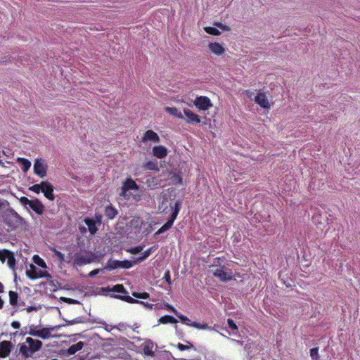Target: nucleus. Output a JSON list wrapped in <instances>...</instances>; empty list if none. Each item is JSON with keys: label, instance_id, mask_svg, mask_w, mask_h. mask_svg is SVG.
Instances as JSON below:
<instances>
[{"label": "nucleus", "instance_id": "59", "mask_svg": "<svg viewBox=\"0 0 360 360\" xmlns=\"http://www.w3.org/2000/svg\"><path fill=\"white\" fill-rule=\"evenodd\" d=\"M31 309H32V308H30V309H28L27 310H28V311H31Z\"/></svg>", "mask_w": 360, "mask_h": 360}, {"label": "nucleus", "instance_id": "11", "mask_svg": "<svg viewBox=\"0 0 360 360\" xmlns=\"http://www.w3.org/2000/svg\"><path fill=\"white\" fill-rule=\"evenodd\" d=\"M13 345L11 341L3 340L0 342V358L5 359L9 356Z\"/></svg>", "mask_w": 360, "mask_h": 360}, {"label": "nucleus", "instance_id": "17", "mask_svg": "<svg viewBox=\"0 0 360 360\" xmlns=\"http://www.w3.org/2000/svg\"><path fill=\"white\" fill-rule=\"evenodd\" d=\"M153 155L159 158L162 159L167 155V148L164 146H156L153 148Z\"/></svg>", "mask_w": 360, "mask_h": 360}, {"label": "nucleus", "instance_id": "13", "mask_svg": "<svg viewBox=\"0 0 360 360\" xmlns=\"http://www.w3.org/2000/svg\"><path fill=\"white\" fill-rule=\"evenodd\" d=\"M183 111L185 115V120L188 123L197 124L200 122V117L197 114L193 112L190 109L184 108Z\"/></svg>", "mask_w": 360, "mask_h": 360}, {"label": "nucleus", "instance_id": "20", "mask_svg": "<svg viewBox=\"0 0 360 360\" xmlns=\"http://www.w3.org/2000/svg\"><path fill=\"white\" fill-rule=\"evenodd\" d=\"M208 47L211 52L217 56H221L225 52V49L218 42H211Z\"/></svg>", "mask_w": 360, "mask_h": 360}, {"label": "nucleus", "instance_id": "33", "mask_svg": "<svg viewBox=\"0 0 360 360\" xmlns=\"http://www.w3.org/2000/svg\"><path fill=\"white\" fill-rule=\"evenodd\" d=\"M204 30L207 34L213 35V36H219L221 34V32L216 27H204Z\"/></svg>", "mask_w": 360, "mask_h": 360}, {"label": "nucleus", "instance_id": "3", "mask_svg": "<svg viewBox=\"0 0 360 360\" xmlns=\"http://www.w3.org/2000/svg\"><path fill=\"white\" fill-rule=\"evenodd\" d=\"M94 259L95 255L92 252H78L74 255V264L81 266L91 263Z\"/></svg>", "mask_w": 360, "mask_h": 360}, {"label": "nucleus", "instance_id": "18", "mask_svg": "<svg viewBox=\"0 0 360 360\" xmlns=\"http://www.w3.org/2000/svg\"><path fill=\"white\" fill-rule=\"evenodd\" d=\"M26 343L28 344L33 353L38 352L42 347V342L33 339L30 337L26 338Z\"/></svg>", "mask_w": 360, "mask_h": 360}, {"label": "nucleus", "instance_id": "26", "mask_svg": "<svg viewBox=\"0 0 360 360\" xmlns=\"http://www.w3.org/2000/svg\"><path fill=\"white\" fill-rule=\"evenodd\" d=\"M18 163L20 165L22 170L24 172H27L31 167V162L26 158H18Z\"/></svg>", "mask_w": 360, "mask_h": 360}, {"label": "nucleus", "instance_id": "5", "mask_svg": "<svg viewBox=\"0 0 360 360\" xmlns=\"http://www.w3.org/2000/svg\"><path fill=\"white\" fill-rule=\"evenodd\" d=\"M6 260L9 268L14 270L16 262L14 253L6 249L0 250V261L4 263Z\"/></svg>", "mask_w": 360, "mask_h": 360}, {"label": "nucleus", "instance_id": "46", "mask_svg": "<svg viewBox=\"0 0 360 360\" xmlns=\"http://www.w3.org/2000/svg\"><path fill=\"white\" fill-rule=\"evenodd\" d=\"M54 253L60 262H63L65 261V256L61 252L55 250Z\"/></svg>", "mask_w": 360, "mask_h": 360}, {"label": "nucleus", "instance_id": "29", "mask_svg": "<svg viewBox=\"0 0 360 360\" xmlns=\"http://www.w3.org/2000/svg\"><path fill=\"white\" fill-rule=\"evenodd\" d=\"M9 296V303L11 306L15 307L17 306L18 300V294L15 291L10 290L8 292Z\"/></svg>", "mask_w": 360, "mask_h": 360}, {"label": "nucleus", "instance_id": "34", "mask_svg": "<svg viewBox=\"0 0 360 360\" xmlns=\"http://www.w3.org/2000/svg\"><path fill=\"white\" fill-rule=\"evenodd\" d=\"M112 291L114 292L123 293V294L127 293L126 289L124 288L123 285H122V284H117V285H114L112 288Z\"/></svg>", "mask_w": 360, "mask_h": 360}, {"label": "nucleus", "instance_id": "41", "mask_svg": "<svg viewBox=\"0 0 360 360\" xmlns=\"http://www.w3.org/2000/svg\"><path fill=\"white\" fill-rule=\"evenodd\" d=\"M41 188H42V181H41L40 184H35L30 188V189L31 191H32L33 192H34L36 193H39L40 192H41Z\"/></svg>", "mask_w": 360, "mask_h": 360}, {"label": "nucleus", "instance_id": "15", "mask_svg": "<svg viewBox=\"0 0 360 360\" xmlns=\"http://www.w3.org/2000/svg\"><path fill=\"white\" fill-rule=\"evenodd\" d=\"M151 141L154 143H159L160 141V137L156 132L153 130H147L143 136L141 137V141L143 143Z\"/></svg>", "mask_w": 360, "mask_h": 360}, {"label": "nucleus", "instance_id": "22", "mask_svg": "<svg viewBox=\"0 0 360 360\" xmlns=\"http://www.w3.org/2000/svg\"><path fill=\"white\" fill-rule=\"evenodd\" d=\"M117 214V210L112 205L105 208L104 214L110 220L115 219Z\"/></svg>", "mask_w": 360, "mask_h": 360}, {"label": "nucleus", "instance_id": "44", "mask_svg": "<svg viewBox=\"0 0 360 360\" xmlns=\"http://www.w3.org/2000/svg\"><path fill=\"white\" fill-rule=\"evenodd\" d=\"M227 323H228L229 328H231V330H238V326L236 324V323L233 321V320L229 319L227 320Z\"/></svg>", "mask_w": 360, "mask_h": 360}, {"label": "nucleus", "instance_id": "53", "mask_svg": "<svg viewBox=\"0 0 360 360\" xmlns=\"http://www.w3.org/2000/svg\"><path fill=\"white\" fill-rule=\"evenodd\" d=\"M4 292V285L0 282V294Z\"/></svg>", "mask_w": 360, "mask_h": 360}, {"label": "nucleus", "instance_id": "21", "mask_svg": "<svg viewBox=\"0 0 360 360\" xmlns=\"http://www.w3.org/2000/svg\"><path fill=\"white\" fill-rule=\"evenodd\" d=\"M84 222L88 226V230L91 235H94L98 231L96 221L93 219L86 217L84 219Z\"/></svg>", "mask_w": 360, "mask_h": 360}, {"label": "nucleus", "instance_id": "60", "mask_svg": "<svg viewBox=\"0 0 360 360\" xmlns=\"http://www.w3.org/2000/svg\"><path fill=\"white\" fill-rule=\"evenodd\" d=\"M51 360H58V359H51Z\"/></svg>", "mask_w": 360, "mask_h": 360}, {"label": "nucleus", "instance_id": "36", "mask_svg": "<svg viewBox=\"0 0 360 360\" xmlns=\"http://www.w3.org/2000/svg\"><path fill=\"white\" fill-rule=\"evenodd\" d=\"M34 262L39 266L42 267V268H46V264L45 263V262L41 259L40 258L38 255H35L34 257Z\"/></svg>", "mask_w": 360, "mask_h": 360}, {"label": "nucleus", "instance_id": "45", "mask_svg": "<svg viewBox=\"0 0 360 360\" xmlns=\"http://www.w3.org/2000/svg\"><path fill=\"white\" fill-rule=\"evenodd\" d=\"M214 25L218 27L219 28L224 30V31H230L231 28L229 26L224 25L221 22H215Z\"/></svg>", "mask_w": 360, "mask_h": 360}, {"label": "nucleus", "instance_id": "54", "mask_svg": "<svg viewBox=\"0 0 360 360\" xmlns=\"http://www.w3.org/2000/svg\"><path fill=\"white\" fill-rule=\"evenodd\" d=\"M4 302L1 297L0 296V309H1L4 307Z\"/></svg>", "mask_w": 360, "mask_h": 360}, {"label": "nucleus", "instance_id": "25", "mask_svg": "<svg viewBox=\"0 0 360 360\" xmlns=\"http://www.w3.org/2000/svg\"><path fill=\"white\" fill-rule=\"evenodd\" d=\"M84 343L82 341H79L78 342H77L76 344H74L72 345H71L67 350V353L69 354V355H73L75 354L78 351H80L81 349H82V348L84 347Z\"/></svg>", "mask_w": 360, "mask_h": 360}, {"label": "nucleus", "instance_id": "8", "mask_svg": "<svg viewBox=\"0 0 360 360\" xmlns=\"http://www.w3.org/2000/svg\"><path fill=\"white\" fill-rule=\"evenodd\" d=\"M178 214H179V209H178V207H176L175 209L174 212H172L168 221L155 233V236L160 235V234L168 231L173 226L174 221L176 219Z\"/></svg>", "mask_w": 360, "mask_h": 360}, {"label": "nucleus", "instance_id": "4", "mask_svg": "<svg viewBox=\"0 0 360 360\" xmlns=\"http://www.w3.org/2000/svg\"><path fill=\"white\" fill-rule=\"evenodd\" d=\"M136 264V262L134 261H129V260H123V261H119V260H113L112 259H110L105 267V269L108 270H114L118 268H122L129 269L131 268L134 265Z\"/></svg>", "mask_w": 360, "mask_h": 360}, {"label": "nucleus", "instance_id": "49", "mask_svg": "<svg viewBox=\"0 0 360 360\" xmlns=\"http://www.w3.org/2000/svg\"><path fill=\"white\" fill-rule=\"evenodd\" d=\"M99 272H100V269H94L89 274V276L94 277V276H96Z\"/></svg>", "mask_w": 360, "mask_h": 360}, {"label": "nucleus", "instance_id": "9", "mask_svg": "<svg viewBox=\"0 0 360 360\" xmlns=\"http://www.w3.org/2000/svg\"><path fill=\"white\" fill-rule=\"evenodd\" d=\"M194 105L200 110H206L212 106L210 99L207 96H198L194 101Z\"/></svg>", "mask_w": 360, "mask_h": 360}, {"label": "nucleus", "instance_id": "24", "mask_svg": "<svg viewBox=\"0 0 360 360\" xmlns=\"http://www.w3.org/2000/svg\"><path fill=\"white\" fill-rule=\"evenodd\" d=\"M34 336L41 338L42 339L49 338L51 336V331L47 328H43L31 333Z\"/></svg>", "mask_w": 360, "mask_h": 360}, {"label": "nucleus", "instance_id": "50", "mask_svg": "<svg viewBox=\"0 0 360 360\" xmlns=\"http://www.w3.org/2000/svg\"><path fill=\"white\" fill-rule=\"evenodd\" d=\"M11 326L13 328H15V329H18L20 326V324L19 322H17V321H13L12 323H11Z\"/></svg>", "mask_w": 360, "mask_h": 360}, {"label": "nucleus", "instance_id": "52", "mask_svg": "<svg viewBox=\"0 0 360 360\" xmlns=\"http://www.w3.org/2000/svg\"><path fill=\"white\" fill-rule=\"evenodd\" d=\"M245 93L248 97H251L252 95V92L250 90H245Z\"/></svg>", "mask_w": 360, "mask_h": 360}, {"label": "nucleus", "instance_id": "32", "mask_svg": "<svg viewBox=\"0 0 360 360\" xmlns=\"http://www.w3.org/2000/svg\"><path fill=\"white\" fill-rule=\"evenodd\" d=\"M159 321L162 324H167V323H176L177 322L176 319L174 318L172 316L169 315H165L162 316Z\"/></svg>", "mask_w": 360, "mask_h": 360}, {"label": "nucleus", "instance_id": "30", "mask_svg": "<svg viewBox=\"0 0 360 360\" xmlns=\"http://www.w3.org/2000/svg\"><path fill=\"white\" fill-rule=\"evenodd\" d=\"M143 351L146 355L153 356V344L152 342H146L143 346Z\"/></svg>", "mask_w": 360, "mask_h": 360}, {"label": "nucleus", "instance_id": "48", "mask_svg": "<svg viewBox=\"0 0 360 360\" xmlns=\"http://www.w3.org/2000/svg\"><path fill=\"white\" fill-rule=\"evenodd\" d=\"M96 221V224L98 223V224H101V221H102V215L100 214H96L95 215V219Z\"/></svg>", "mask_w": 360, "mask_h": 360}, {"label": "nucleus", "instance_id": "31", "mask_svg": "<svg viewBox=\"0 0 360 360\" xmlns=\"http://www.w3.org/2000/svg\"><path fill=\"white\" fill-rule=\"evenodd\" d=\"M153 250H154V247H150V248H148V249H147L146 250H145V251L143 252V253L140 257H139L136 259V260H135L134 262H136V264H137V263H139V262H142V261L145 260L146 258H148V257L150 255V254H151V252H152V251H153Z\"/></svg>", "mask_w": 360, "mask_h": 360}, {"label": "nucleus", "instance_id": "58", "mask_svg": "<svg viewBox=\"0 0 360 360\" xmlns=\"http://www.w3.org/2000/svg\"><path fill=\"white\" fill-rule=\"evenodd\" d=\"M311 186H312V184H309V188H311Z\"/></svg>", "mask_w": 360, "mask_h": 360}, {"label": "nucleus", "instance_id": "2", "mask_svg": "<svg viewBox=\"0 0 360 360\" xmlns=\"http://www.w3.org/2000/svg\"><path fill=\"white\" fill-rule=\"evenodd\" d=\"M20 201L27 209L33 210L39 215L42 214L45 210L44 205L38 199L30 200L27 197H22Z\"/></svg>", "mask_w": 360, "mask_h": 360}, {"label": "nucleus", "instance_id": "7", "mask_svg": "<svg viewBox=\"0 0 360 360\" xmlns=\"http://www.w3.org/2000/svg\"><path fill=\"white\" fill-rule=\"evenodd\" d=\"M34 172L40 178L46 175L47 165L41 159H37L34 163Z\"/></svg>", "mask_w": 360, "mask_h": 360}, {"label": "nucleus", "instance_id": "1", "mask_svg": "<svg viewBox=\"0 0 360 360\" xmlns=\"http://www.w3.org/2000/svg\"><path fill=\"white\" fill-rule=\"evenodd\" d=\"M159 200V210L165 214L174 212L176 207H178L179 212L181 210L182 200L176 199V189L174 188L163 191Z\"/></svg>", "mask_w": 360, "mask_h": 360}, {"label": "nucleus", "instance_id": "55", "mask_svg": "<svg viewBox=\"0 0 360 360\" xmlns=\"http://www.w3.org/2000/svg\"><path fill=\"white\" fill-rule=\"evenodd\" d=\"M169 309H170L172 311H173L175 314H177L176 310L171 305L168 306Z\"/></svg>", "mask_w": 360, "mask_h": 360}, {"label": "nucleus", "instance_id": "14", "mask_svg": "<svg viewBox=\"0 0 360 360\" xmlns=\"http://www.w3.org/2000/svg\"><path fill=\"white\" fill-rule=\"evenodd\" d=\"M41 192L49 200H53L55 196L53 195V186L48 181H42Z\"/></svg>", "mask_w": 360, "mask_h": 360}, {"label": "nucleus", "instance_id": "47", "mask_svg": "<svg viewBox=\"0 0 360 360\" xmlns=\"http://www.w3.org/2000/svg\"><path fill=\"white\" fill-rule=\"evenodd\" d=\"M164 279L166 281V282L170 285L171 281V276H170V271L169 270L166 271L164 274Z\"/></svg>", "mask_w": 360, "mask_h": 360}, {"label": "nucleus", "instance_id": "16", "mask_svg": "<svg viewBox=\"0 0 360 360\" xmlns=\"http://www.w3.org/2000/svg\"><path fill=\"white\" fill-rule=\"evenodd\" d=\"M255 101L263 108H270V104L264 93L259 92L255 97Z\"/></svg>", "mask_w": 360, "mask_h": 360}, {"label": "nucleus", "instance_id": "57", "mask_svg": "<svg viewBox=\"0 0 360 360\" xmlns=\"http://www.w3.org/2000/svg\"><path fill=\"white\" fill-rule=\"evenodd\" d=\"M125 180L129 181L131 180V179L130 177H127Z\"/></svg>", "mask_w": 360, "mask_h": 360}, {"label": "nucleus", "instance_id": "19", "mask_svg": "<svg viewBox=\"0 0 360 360\" xmlns=\"http://www.w3.org/2000/svg\"><path fill=\"white\" fill-rule=\"evenodd\" d=\"M138 186L136 184V181H124V184L122 187V195L124 197H127L129 195L127 192L129 190H137Z\"/></svg>", "mask_w": 360, "mask_h": 360}, {"label": "nucleus", "instance_id": "12", "mask_svg": "<svg viewBox=\"0 0 360 360\" xmlns=\"http://www.w3.org/2000/svg\"><path fill=\"white\" fill-rule=\"evenodd\" d=\"M212 274L221 281H229L232 279L233 275L230 270L229 272L224 271L222 268H217L212 271Z\"/></svg>", "mask_w": 360, "mask_h": 360}, {"label": "nucleus", "instance_id": "37", "mask_svg": "<svg viewBox=\"0 0 360 360\" xmlns=\"http://www.w3.org/2000/svg\"><path fill=\"white\" fill-rule=\"evenodd\" d=\"M176 315L181 321L182 323H184V324H186L187 326H191L192 322L187 316H186L183 314H176Z\"/></svg>", "mask_w": 360, "mask_h": 360}, {"label": "nucleus", "instance_id": "23", "mask_svg": "<svg viewBox=\"0 0 360 360\" xmlns=\"http://www.w3.org/2000/svg\"><path fill=\"white\" fill-rule=\"evenodd\" d=\"M19 352L25 359L32 357L34 354L30 346H27L25 344H21L20 345Z\"/></svg>", "mask_w": 360, "mask_h": 360}, {"label": "nucleus", "instance_id": "38", "mask_svg": "<svg viewBox=\"0 0 360 360\" xmlns=\"http://www.w3.org/2000/svg\"><path fill=\"white\" fill-rule=\"evenodd\" d=\"M122 300L125 301L128 303L133 304L139 302L138 300L134 298L130 297L129 295L120 296L119 297Z\"/></svg>", "mask_w": 360, "mask_h": 360}, {"label": "nucleus", "instance_id": "39", "mask_svg": "<svg viewBox=\"0 0 360 360\" xmlns=\"http://www.w3.org/2000/svg\"><path fill=\"white\" fill-rule=\"evenodd\" d=\"M133 296L136 297V298H141V299H148L149 298V293L146 292H133L132 293Z\"/></svg>", "mask_w": 360, "mask_h": 360}, {"label": "nucleus", "instance_id": "43", "mask_svg": "<svg viewBox=\"0 0 360 360\" xmlns=\"http://www.w3.org/2000/svg\"><path fill=\"white\" fill-rule=\"evenodd\" d=\"M193 347V345L188 342V345H183L181 343H178L177 344V348L181 350V351H184V350H187V349H189Z\"/></svg>", "mask_w": 360, "mask_h": 360}, {"label": "nucleus", "instance_id": "56", "mask_svg": "<svg viewBox=\"0 0 360 360\" xmlns=\"http://www.w3.org/2000/svg\"><path fill=\"white\" fill-rule=\"evenodd\" d=\"M79 323V321H71V323H72H72Z\"/></svg>", "mask_w": 360, "mask_h": 360}, {"label": "nucleus", "instance_id": "6", "mask_svg": "<svg viewBox=\"0 0 360 360\" xmlns=\"http://www.w3.org/2000/svg\"><path fill=\"white\" fill-rule=\"evenodd\" d=\"M26 275L32 280L40 278H51L49 273L38 269L34 264H30V269L27 270Z\"/></svg>", "mask_w": 360, "mask_h": 360}, {"label": "nucleus", "instance_id": "10", "mask_svg": "<svg viewBox=\"0 0 360 360\" xmlns=\"http://www.w3.org/2000/svg\"><path fill=\"white\" fill-rule=\"evenodd\" d=\"M314 224L320 229H323L328 224V217L326 213H316L312 217Z\"/></svg>", "mask_w": 360, "mask_h": 360}, {"label": "nucleus", "instance_id": "35", "mask_svg": "<svg viewBox=\"0 0 360 360\" xmlns=\"http://www.w3.org/2000/svg\"><path fill=\"white\" fill-rule=\"evenodd\" d=\"M310 356L313 360H320L319 347H314L310 349Z\"/></svg>", "mask_w": 360, "mask_h": 360}, {"label": "nucleus", "instance_id": "27", "mask_svg": "<svg viewBox=\"0 0 360 360\" xmlns=\"http://www.w3.org/2000/svg\"><path fill=\"white\" fill-rule=\"evenodd\" d=\"M142 167L145 170H152V171L159 170L157 161H150V160L146 162H144L142 165Z\"/></svg>", "mask_w": 360, "mask_h": 360}, {"label": "nucleus", "instance_id": "28", "mask_svg": "<svg viewBox=\"0 0 360 360\" xmlns=\"http://www.w3.org/2000/svg\"><path fill=\"white\" fill-rule=\"evenodd\" d=\"M165 111L167 113L179 119H184L183 114L175 107H166Z\"/></svg>", "mask_w": 360, "mask_h": 360}, {"label": "nucleus", "instance_id": "40", "mask_svg": "<svg viewBox=\"0 0 360 360\" xmlns=\"http://www.w3.org/2000/svg\"><path fill=\"white\" fill-rule=\"evenodd\" d=\"M190 326H192V327L198 328V329H207L208 328L207 324H205V323L201 324V323L195 322V321L192 322Z\"/></svg>", "mask_w": 360, "mask_h": 360}, {"label": "nucleus", "instance_id": "42", "mask_svg": "<svg viewBox=\"0 0 360 360\" xmlns=\"http://www.w3.org/2000/svg\"><path fill=\"white\" fill-rule=\"evenodd\" d=\"M143 247L141 245L135 246L129 250L131 254L136 255L141 252L143 250Z\"/></svg>", "mask_w": 360, "mask_h": 360}, {"label": "nucleus", "instance_id": "51", "mask_svg": "<svg viewBox=\"0 0 360 360\" xmlns=\"http://www.w3.org/2000/svg\"><path fill=\"white\" fill-rule=\"evenodd\" d=\"M6 62H11V59L10 58H7V57H4V58H2L1 60H0V63H6Z\"/></svg>", "mask_w": 360, "mask_h": 360}]
</instances>
